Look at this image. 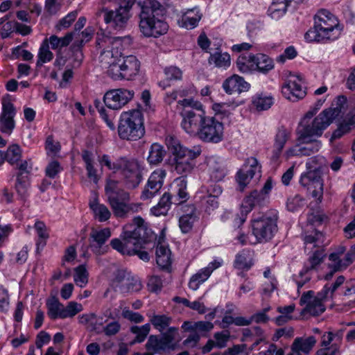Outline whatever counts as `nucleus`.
Instances as JSON below:
<instances>
[{
  "label": "nucleus",
  "mask_w": 355,
  "mask_h": 355,
  "mask_svg": "<svg viewBox=\"0 0 355 355\" xmlns=\"http://www.w3.org/2000/svg\"><path fill=\"white\" fill-rule=\"evenodd\" d=\"M121 237V239L111 241L110 245L113 249L123 255L137 254L141 260L149 261L148 253L141 250L154 239V235L141 216L135 217L131 223L123 226Z\"/></svg>",
  "instance_id": "obj_1"
},
{
  "label": "nucleus",
  "mask_w": 355,
  "mask_h": 355,
  "mask_svg": "<svg viewBox=\"0 0 355 355\" xmlns=\"http://www.w3.org/2000/svg\"><path fill=\"white\" fill-rule=\"evenodd\" d=\"M139 29L146 37H158L166 33L168 26L162 17L166 12L165 6L157 0L139 1Z\"/></svg>",
  "instance_id": "obj_2"
},
{
  "label": "nucleus",
  "mask_w": 355,
  "mask_h": 355,
  "mask_svg": "<svg viewBox=\"0 0 355 355\" xmlns=\"http://www.w3.org/2000/svg\"><path fill=\"white\" fill-rule=\"evenodd\" d=\"M99 162L109 170L121 171L124 184L128 189L137 188L142 180L141 166L135 159L122 157L112 162L107 155H103Z\"/></svg>",
  "instance_id": "obj_3"
},
{
  "label": "nucleus",
  "mask_w": 355,
  "mask_h": 355,
  "mask_svg": "<svg viewBox=\"0 0 355 355\" xmlns=\"http://www.w3.org/2000/svg\"><path fill=\"white\" fill-rule=\"evenodd\" d=\"M166 144L174 155V169L180 175H187L193 171L201 150L200 148L189 149L182 146L180 141L172 136L166 138Z\"/></svg>",
  "instance_id": "obj_4"
},
{
  "label": "nucleus",
  "mask_w": 355,
  "mask_h": 355,
  "mask_svg": "<svg viewBox=\"0 0 355 355\" xmlns=\"http://www.w3.org/2000/svg\"><path fill=\"white\" fill-rule=\"evenodd\" d=\"M121 44L120 37H112L103 33H97L96 46L100 50L99 60L103 67L107 68V73L121 60V53L119 49Z\"/></svg>",
  "instance_id": "obj_5"
},
{
  "label": "nucleus",
  "mask_w": 355,
  "mask_h": 355,
  "mask_svg": "<svg viewBox=\"0 0 355 355\" xmlns=\"http://www.w3.org/2000/svg\"><path fill=\"white\" fill-rule=\"evenodd\" d=\"M118 134L121 139L137 141L145 134L144 116L137 110L123 112L118 125Z\"/></svg>",
  "instance_id": "obj_6"
},
{
  "label": "nucleus",
  "mask_w": 355,
  "mask_h": 355,
  "mask_svg": "<svg viewBox=\"0 0 355 355\" xmlns=\"http://www.w3.org/2000/svg\"><path fill=\"white\" fill-rule=\"evenodd\" d=\"M333 114L331 110L324 109L313 119L304 115L297 130V134H300L301 139H305L307 136L321 137L334 122Z\"/></svg>",
  "instance_id": "obj_7"
},
{
  "label": "nucleus",
  "mask_w": 355,
  "mask_h": 355,
  "mask_svg": "<svg viewBox=\"0 0 355 355\" xmlns=\"http://www.w3.org/2000/svg\"><path fill=\"white\" fill-rule=\"evenodd\" d=\"M277 211L270 210L252 220V234L258 242H266L274 236L277 231Z\"/></svg>",
  "instance_id": "obj_8"
},
{
  "label": "nucleus",
  "mask_w": 355,
  "mask_h": 355,
  "mask_svg": "<svg viewBox=\"0 0 355 355\" xmlns=\"http://www.w3.org/2000/svg\"><path fill=\"white\" fill-rule=\"evenodd\" d=\"M132 6L130 2L123 1L114 9L103 8L99 14L103 15L107 28L119 31L126 28L131 17Z\"/></svg>",
  "instance_id": "obj_9"
},
{
  "label": "nucleus",
  "mask_w": 355,
  "mask_h": 355,
  "mask_svg": "<svg viewBox=\"0 0 355 355\" xmlns=\"http://www.w3.org/2000/svg\"><path fill=\"white\" fill-rule=\"evenodd\" d=\"M315 24L327 40H334L340 35L342 29L338 21L336 16L329 10H320L315 15Z\"/></svg>",
  "instance_id": "obj_10"
},
{
  "label": "nucleus",
  "mask_w": 355,
  "mask_h": 355,
  "mask_svg": "<svg viewBox=\"0 0 355 355\" xmlns=\"http://www.w3.org/2000/svg\"><path fill=\"white\" fill-rule=\"evenodd\" d=\"M223 124L215 117L206 116L197 132V135L202 141L216 144L223 140Z\"/></svg>",
  "instance_id": "obj_11"
},
{
  "label": "nucleus",
  "mask_w": 355,
  "mask_h": 355,
  "mask_svg": "<svg viewBox=\"0 0 355 355\" xmlns=\"http://www.w3.org/2000/svg\"><path fill=\"white\" fill-rule=\"evenodd\" d=\"M139 68L140 62L135 55L121 57V62L109 71V76L114 80H129L139 73Z\"/></svg>",
  "instance_id": "obj_12"
},
{
  "label": "nucleus",
  "mask_w": 355,
  "mask_h": 355,
  "mask_svg": "<svg viewBox=\"0 0 355 355\" xmlns=\"http://www.w3.org/2000/svg\"><path fill=\"white\" fill-rule=\"evenodd\" d=\"M300 184L307 190L318 202H321L323 198L324 183L322 172L306 170L302 173Z\"/></svg>",
  "instance_id": "obj_13"
},
{
  "label": "nucleus",
  "mask_w": 355,
  "mask_h": 355,
  "mask_svg": "<svg viewBox=\"0 0 355 355\" xmlns=\"http://www.w3.org/2000/svg\"><path fill=\"white\" fill-rule=\"evenodd\" d=\"M325 256L324 250L319 249L315 250L308 259L307 261L304 263L302 270L295 277L298 289L310 281L311 279V272L322 263Z\"/></svg>",
  "instance_id": "obj_14"
},
{
  "label": "nucleus",
  "mask_w": 355,
  "mask_h": 355,
  "mask_svg": "<svg viewBox=\"0 0 355 355\" xmlns=\"http://www.w3.org/2000/svg\"><path fill=\"white\" fill-rule=\"evenodd\" d=\"M134 91L116 89L107 91L103 96L105 105L112 110H120L134 96Z\"/></svg>",
  "instance_id": "obj_15"
},
{
  "label": "nucleus",
  "mask_w": 355,
  "mask_h": 355,
  "mask_svg": "<svg viewBox=\"0 0 355 355\" xmlns=\"http://www.w3.org/2000/svg\"><path fill=\"white\" fill-rule=\"evenodd\" d=\"M111 235L109 227L101 230L92 228L89 237V248L92 252L96 255L105 254L109 249V246L105 243Z\"/></svg>",
  "instance_id": "obj_16"
},
{
  "label": "nucleus",
  "mask_w": 355,
  "mask_h": 355,
  "mask_svg": "<svg viewBox=\"0 0 355 355\" xmlns=\"http://www.w3.org/2000/svg\"><path fill=\"white\" fill-rule=\"evenodd\" d=\"M205 114L202 107L197 110L184 109L182 112V128L189 135H197L200 125L206 118Z\"/></svg>",
  "instance_id": "obj_17"
},
{
  "label": "nucleus",
  "mask_w": 355,
  "mask_h": 355,
  "mask_svg": "<svg viewBox=\"0 0 355 355\" xmlns=\"http://www.w3.org/2000/svg\"><path fill=\"white\" fill-rule=\"evenodd\" d=\"M261 166L254 157L248 158L243 167L237 172L236 180L239 184V189L243 191L250 180L257 173H260Z\"/></svg>",
  "instance_id": "obj_18"
},
{
  "label": "nucleus",
  "mask_w": 355,
  "mask_h": 355,
  "mask_svg": "<svg viewBox=\"0 0 355 355\" xmlns=\"http://www.w3.org/2000/svg\"><path fill=\"white\" fill-rule=\"evenodd\" d=\"M267 199V196L259 191L254 190L250 195L246 196L242 204L241 217L235 216L234 220L236 224L239 226L243 224L246 218V215L255 207L263 205Z\"/></svg>",
  "instance_id": "obj_19"
},
{
  "label": "nucleus",
  "mask_w": 355,
  "mask_h": 355,
  "mask_svg": "<svg viewBox=\"0 0 355 355\" xmlns=\"http://www.w3.org/2000/svg\"><path fill=\"white\" fill-rule=\"evenodd\" d=\"M16 109L9 99L3 98L2 112L0 114V130L3 133L10 135L15 128L14 117Z\"/></svg>",
  "instance_id": "obj_20"
},
{
  "label": "nucleus",
  "mask_w": 355,
  "mask_h": 355,
  "mask_svg": "<svg viewBox=\"0 0 355 355\" xmlns=\"http://www.w3.org/2000/svg\"><path fill=\"white\" fill-rule=\"evenodd\" d=\"M165 175V172L162 170L154 171L150 175L148 182L141 193V200H146L151 199L158 193L163 186Z\"/></svg>",
  "instance_id": "obj_21"
},
{
  "label": "nucleus",
  "mask_w": 355,
  "mask_h": 355,
  "mask_svg": "<svg viewBox=\"0 0 355 355\" xmlns=\"http://www.w3.org/2000/svg\"><path fill=\"white\" fill-rule=\"evenodd\" d=\"M282 92L287 99L293 102L302 99L306 96L301 80L297 77L288 80L283 85Z\"/></svg>",
  "instance_id": "obj_22"
},
{
  "label": "nucleus",
  "mask_w": 355,
  "mask_h": 355,
  "mask_svg": "<svg viewBox=\"0 0 355 355\" xmlns=\"http://www.w3.org/2000/svg\"><path fill=\"white\" fill-rule=\"evenodd\" d=\"M116 197L108 196L109 202L114 215L119 218H125L129 214L137 212L139 207L138 204L127 203V201H119Z\"/></svg>",
  "instance_id": "obj_23"
},
{
  "label": "nucleus",
  "mask_w": 355,
  "mask_h": 355,
  "mask_svg": "<svg viewBox=\"0 0 355 355\" xmlns=\"http://www.w3.org/2000/svg\"><path fill=\"white\" fill-rule=\"evenodd\" d=\"M186 212L179 218V227L183 234L189 233L194 223L199 219V213L193 205L186 206Z\"/></svg>",
  "instance_id": "obj_24"
},
{
  "label": "nucleus",
  "mask_w": 355,
  "mask_h": 355,
  "mask_svg": "<svg viewBox=\"0 0 355 355\" xmlns=\"http://www.w3.org/2000/svg\"><path fill=\"white\" fill-rule=\"evenodd\" d=\"M291 132L284 127L278 129L275 136L272 155L271 156V160L273 162H277L279 160L285 144L291 138Z\"/></svg>",
  "instance_id": "obj_25"
},
{
  "label": "nucleus",
  "mask_w": 355,
  "mask_h": 355,
  "mask_svg": "<svg viewBox=\"0 0 355 355\" xmlns=\"http://www.w3.org/2000/svg\"><path fill=\"white\" fill-rule=\"evenodd\" d=\"M223 87L227 94H232L234 92L241 93L248 91L250 85L243 78L234 74L223 82Z\"/></svg>",
  "instance_id": "obj_26"
},
{
  "label": "nucleus",
  "mask_w": 355,
  "mask_h": 355,
  "mask_svg": "<svg viewBox=\"0 0 355 355\" xmlns=\"http://www.w3.org/2000/svg\"><path fill=\"white\" fill-rule=\"evenodd\" d=\"M202 16L200 10L197 7L188 9L183 12L181 17L178 20V24L180 27L191 30L198 26Z\"/></svg>",
  "instance_id": "obj_27"
},
{
  "label": "nucleus",
  "mask_w": 355,
  "mask_h": 355,
  "mask_svg": "<svg viewBox=\"0 0 355 355\" xmlns=\"http://www.w3.org/2000/svg\"><path fill=\"white\" fill-rule=\"evenodd\" d=\"M155 253L156 262L159 269L170 273L171 272L172 260L169 248L159 243L157 245Z\"/></svg>",
  "instance_id": "obj_28"
},
{
  "label": "nucleus",
  "mask_w": 355,
  "mask_h": 355,
  "mask_svg": "<svg viewBox=\"0 0 355 355\" xmlns=\"http://www.w3.org/2000/svg\"><path fill=\"white\" fill-rule=\"evenodd\" d=\"M297 135L302 156H310L319 151L322 146L321 142L316 139H311L313 136H307L305 139H301L300 134Z\"/></svg>",
  "instance_id": "obj_29"
},
{
  "label": "nucleus",
  "mask_w": 355,
  "mask_h": 355,
  "mask_svg": "<svg viewBox=\"0 0 355 355\" xmlns=\"http://www.w3.org/2000/svg\"><path fill=\"white\" fill-rule=\"evenodd\" d=\"M253 252L250 250H243L235 257L234 266L235 268L248 271L254 265Z\"/></svg>",
  "instance_id": "obj_30"
},
{
  "label": "nucleus",
  "mask_w": 355,
  "mask_h": 355,
  "mask_svg": "<svg viewBox=\"0 0 355 355\" xmlns=\"http://www.w3.org/2000/svg\"><path fill=\"white\" fill-rule=\"evenodd\" d=\"M328 295L322 290L313 299L312 302L306 306L304 311L309 313L313 316L322 314L325 311V306L322 304V300L326 299Z\"/></svg>",
  "instance_id": "obj_31"
},
{
  "label": "nucleus",
  "mask_w": 355,
  "mask_h": 355,
  "mask_svg": "<svg viewBox=\"0 0 355 355\" xmlns=\"http://www.w3.org/2000/svg\"><path fill=\"white\" fill-rule=\"evenodd\" d=\"M316 343L317 340L313 336L306 338L297 337L294 339L291 346L304 355H308L313 350Z\"/></svg>",
  "instance_id": "obj_32"
},
{
  "label": "nucleus",
  "mask_w": 355,
  "mask_h": 355,
  "mask_svg": "<svg viewBox=\"0 0 355 355\" xmlns=\"http://www.w3.org/2000/svg\"><path fill=\"white\" fill-rule=\"evenodd\" d=\"M166 154V151L163 146L154 143L150 147L147 161L150 165H159L163 161Z\"/></svg>",
  "instance_id": "obj_33"
},
{
  "label": "nucleus",
  "mask_w": 355,
  "mask_h": 355,
  "mask_svg": "<svg viewBox=\"0 0 355 355\" xmlns=\"http://www.w3.org/2000/svg\"><path fill=\"white\" fill-rule=\"evenodd\" d=\"M343 329L337 331L329 330L324 331L322 334L320 339L321 348L331 347V343L335 340L334 343H339L341 345L343 337Z\"/></svg>",
  "instance_id": "obj_34"
},
{
  "label": "nucleus",
  "mask_w": 355,
  "mask_h": 355,
  "mask_svg": "<svg viewBox=\"0 0 355 355\" xmlns=\"http://www.w3.org/2000/svg\"><path fill=\"white\" fill-rule=\"evenodd\" d=\"M90 209L92 210L94 217L100 222L107 220L111 216V213L108 208L98 202L96 198L90 200L89 203Z\"/></svg>",
  "instance_id": "obj_35"
},
{
  "label": "nucleus",
  "mask_w": 355,
  "mask_h": 355,
  "mask_svg": "<svg viewBox=\"0 0 355 355\" xmlns=\"http://www.w3.org/2000/svg\"><path fill=\"white\" fill-rule=\"evenodd\" d=\"M256 55H241L236 60V65L239 70L242 73H249L256 70Z\"/></svg>",
  "instance_id": "obj_36"
},
{
  "label": "nucleus",
  "mask_w": 355,
  "mask_h": 355,
  "mask_svg": "<svg viewBox=\"0 0 355 355\" xmlns=\"http://www.w3.org/2000/svg\"><path fill=\"white\" fill-rule=\"evenodd\" d=\"M82 159L85 163V168L88 178L94 183H97L99 178L97 175V171L93 165L92 153L87 150H83L82 153Z\"/></svg>",
  "instance_id": "obj_37"
},
{
  "label": "nucleus",
  "mask_w": 355,
  "mask_h": 355,
  "mask_svg": "<svg viewBox=\"0 0 355 355\" xmlns=\"http://www.w3.org/2000/svg\"><path fill=\"white\" fill-rule=\"evenodd\" d=\"M92 37V33L88 28L85 29L80 34V40L77 41L73 45V51L76 57V61L80 64L83 58V55L80 49L81 46L85 43L89 42Z\"/></svg>",
  "instance_id": "obj_38"
},
{
  "label": "nucleus",
  "mask_w": 355,
  "mask_h": 355,
  "mask_svg": "<svg viewBox=\"0 0 355 355\" xmlns=\"http://www.w3.org/2000/svg\"><path fill=\"white\" fill-rule=\"evenodd\" d=\"M172 203H173L172 196L168 193H165L160 198L157 205L153 207L151 211L155 216L166 215Z\"/></svg>",
  "instance_id": "obj_39"
},
{
  "label": "nucleus",
  "mask_w": 355,
  "mask_h": 355,
  "mask_svg": "<svg viewBox=\"0 0 355 355\" xmlns=\"http://www.w3.org/2000/svg\"><path fill=\"white\" fill-rule=\"evenodd\" d=\"M208 62L210 64H214L216 67L226 69L230 66L231 58L227 53L216 52L211 53Z\"/></svg>",
  "instance_id": "obj_40"
},
{
  "label": "nucleus",
  "mask_w": 355,
  "mask_h": 355,
  "mask_svg": "<svg viewBox=\"0 0 355 355\" xmlns=\"http://www.w3.org/2000/svg\"><path fill=\"white\" fill-rule=\"evenodd\" d=\"M288 6L289 3L286 0H276L268 8L269 15L272 18L277 19L286 13Z\"/></svg>",
  "instance_id": "obj_41"
},
{
  "label": "nucleus",
  "mask_w": 355,
  "mask_h": 355,
  "mask_svg": "<svg viewBox=\"0 0 355 355\" xmlns=\"http://www.w3.org/2000/svg\"><path fill=\"white\" fill-rule=\"evenodd\" d=\"M146 348L148 351H151L156 354H161L166 349H168L162 338H159L157 336L153 335L150 336L148 338L146 344Z\"/></svg>",
  "instance_id": "obj_42"
},
{
  "label": "nucleus",
  "mask_w": 355,
  "mask_h": 355,
  "mask_svg": "<svg viewBox=\"0 0 355 355\" xmlns=\"http://www.w3.org/2000/svg\"><path fill=\"white\" fill-rule=\"evenodd\" d=\"M164 74L166 76V80H162L159 83V86L165 89L169 85L166 83V80H178L182 79V71L177 67L170 66L164 69Z\"/></svg>",
  "instance_id": "obj_43"
},
{
  "label": "nucleus",
  "mask_w": 355,
  "mask_h": 355,
  "mask_svg": "<svg viewBox=\"0 0 355 355\" xmlns=\"http://www.w3.org/2000/svg\"><path fill=\"white\" fill-rule=\"evenodd\" d=\"M53 58V53L49 50L48 40L46 39L43 41L38 53V59L37 60L36 66L41 67L44 63L50 62Z\"/></svg>",
  "instance_id": "obj_44"
},
{
  "label": "nucleus",
  "mask_w": 355,
  "mask_h": 355,
  "mask_svg": "<svg viewBox=\"0 0 355 355\" xmlns=\"http://www.w3.org/2000/svg\"><path fill=\"white\" fill-rule=\"evenodd\" d=\"M256 70L266 73L273 69V61L265 54H257L256 55Z\"/></svg>",
  "instance_id": "obj_45"
},
{
  "label": "nucleus",
  "mask_w": 355,
  "mask_h": 355,
  "mask_svg": "<svg viewBox=\"0 0 355 355\" xmlns=\"http://www.w3.org/2000/svg\"><path fill=\"white\" fill-rule=\"evenodd\" d=\"M34 227L37 232L38 239L37 241V249L43 248L46 244V240L49 235L47 232L46 226L44 222L37 220L35 222Z\"/></svg>",
  "instance_id": "obj_46"
},
{
  "label": "nucleus",
  "mask_w": 355,
  "mask_h": 355,
  "mask_svg": "<svg viewBox=\"0 0 355 355\" xmlns=\"http://www.w3.org/2000/svg\"><path fill=\"white\" fill-rule=\"evenodd\" d=\"M22 150L17 144L10 146L5 153L6 160L11 165H15L21 160Z\"/></svg>",
  "instance_id": "obj_47"
},
{
  "label": "nucleus",
  "mask_w": 355,
  "mask_h": 355,
  "mask_svg": "<svg viewBox=\"0 0 355 355\" xmlns=\"http://www.w3.org/2000/svg\"><path fill=\"white\" fill-rule=\"evenodd\" d=\"M142 288L141 281L133 276H130L128 280L121 285L118 290L121 293H128L139 291Z\"/></svg>",
  "instance_id": "obj_48"
},
{
  "label": "nucleus",
  "mask_w": 355,
  "mask_h": 355,
  "mask_svg": "<svg viewBox=\"0 0 355 355\" xmlns=\"http://www.w3.org/2000/svg\"><path fill=\"white\" fill-rule=\"evenodd\" d=\"M252 104L259 111L266 110L273 104V98L270 96L257 94L253 98Z\"/></svg>",
  "instance_id": "obj_49"
},
{
  "label": "nucleus",
  "mask_w": 355,
  "mask_h": 355,
  "mask_svg": "<svg viewBox=\"0 0 355 355\" xmlns=\"http://www.w3.org/2000/svg\"><path fill=\"white\" fill-rule=\"evenodd\" d=\"M48 40L49 44L51 49H57L67 46L73 40V33H67L64 37H58L56 35H51Z\"/></svg>",
  "instance_id": "obj_50"
},
{
  "label": "nucleus",
  "mask_w": 355,
  "mask_h": 355,
  "mask_svg": "<svg viewBox=\"0 0 355 355\" xmlns=\"http://www.w3.org/2000/svg\"><path fill=\"white\" fill-rule=\"evenodd\" d=\"M63 304L55 297H52L46 302L47 314L51 319L60 318Z\"/></svg>",
  "instance_id": "obj_51"
},
{
  "label": "nucleus",
  "mask_w": 355,
  "mask_h": 355,
  "mask_svg": "<svg viewBox=\"0 0 355 355\" xmlns=\"http://www.w3.org/2000/svg\"><path fill=\"white\" fill-rule=\"evenodd\" d=\"M73 276L76 284L80 288L85 287L88 283L89 273L86 269L85 265H80L75 268Z\"/></svg>",
  "instance_id": "obj_52"
},
{
  "label": "nucleus",
  "mask_w": 355,
  "mask_h": 355,
  "mask_svg": "<svg viewBox=\"0 0 355 355\" xmlns=\"http://www.w3.org/2000/svg\"><path fill=\"white\" fill-rule=\"evenodd\" d=\"M347 104V98L345 96H338L336 99L332 103L330 107L326 110H331L334 116L333 119L335 120L345 110Z\"/></svg>",
  "instance_id": "obj_53"
},
{
  "label": "nucleus",
  "mask_w": 355,
  "mask_h": 355,
  "mask_svg": "<svg viewBox=\"0 0 355 355\" xmlns=\"http://www.w3.org/2000/svg\"><path fill=\"white\" fill-rule=\"evenodd\" d=\"M171 320V318L166 315H154L150 319V323L160 332L169 326Z\"/></svg>",
  "instance_id": "obj_54"
},
{
  "label": "nucleus",
  "mask_w": 355,
  "mask_h": 355,
  "mask_svg": "<svg viewBox=\"0 0 355 355\" xmlns=\"http://www.w3.org/2000/svg\"><path fill=\"white\" fill-rule=\"evenodd\" d=\"M83 310V306L76 302H70L67 306H62L60 318H72Z\"/></svg>",
  "instance_id": "obj_55"
},
{
  "label": "nucleus",
  "mask_w": 355,
  "mask_h": 355,
  "mask_svg": "<svg viewBox=\"0 0 355 355\" xmlns=\"http://www.w3.org/2000/svg\"><path fill=\"white\" fill-rule=\"evenodd\" d=\"M94 105L95 107L97 109L99 112L101 118L106 123L107 125L112 130L115 129L114 123L113 122L112 118L110 114L107 112V110L105 109L103 105H102L101 101L96 99L94 101Z\"/></svg>",
  "instance_id": "obj_56"
},
{
  "label": "nucleus",
  "mask_w": 355,
  "mask_h": 355,
  "mask_svg": "<svg viewBox=\"0 0 355 355\" xmlns=\"http://www.w3.org/2000/svg\"><path fill=\"white\" fill-rule=\"evenodd\" d=\"M150 326L149 324H146L141 327L133 326L130 328L132 333L136 334V338L133 343L143 342L148 334H149Z\"/></svg>",
  "instance_id": "obj_57"
},
{
  "label": "nucleus",
  "mask_w": 355,
  "mask_h": 355,
  "mask_svg": "<svg viewBox=\"0 0 355 355\" xmlns=\"http://www.w3.org/2000/svg\"><path fill=\"white\" fill-rule=\"evenodd\" d=\"M189 193L187 191V185L184 182H182L176 191V194L172 196L173 204L181 205L189 199Z\"/></svg>",
  "instance_id": "obj_58"
},
{
  "label": "nucleus",
  "mask_w": 355,
  "mask_h": 355,
  "mask_svg": "<svg viewBox=\"0 0 355 355\" xmlns=\"http://www.w3.org/2000/svg\"><path fill=\"white\" fill-rule=\"evenodd\" d=\"M201 202L204 207L205 211L209 214L219 207L218 198L203 196L201 198Z\"/></svg>",
  "instance_id": "obj_59"
},
{
  "label": "nucleus",
  "mask_w": 355,
  "mask_h": 355,
  "mask_svg": "<svg viewBox=\"0 0 355 355\" xmlns=\"http://www.w3.org/2000/svg\"><path fill=\"white\" fill-rule=\"evenodd\" d=\"M29 184L26 176H21V174L17 175L15 188L17 193L21 197L25 198L27 196V191Z\"/></svg>",
  "instance_id": "obj_60"
},
{
  "label": "nucleus",
  "mask_w": 355,
  "mask_h": 355,
  "mask_svg": "<svg viewBox=\"0 0 355 355\" xmlns=\"http://www.w3.org/2000/svg\"><path fill=\"white\" fill-rule=\"evenodd\" d=\"M131 274L126 270H118L116 272L114 278L112 281V284L114 288L118 291L121 287V285L128 280Z\"/></svg>",
  "instance_id": "obj_61"
},
{
  "label": "nucleus",
  "mask_w": 355,
  "mask_h": 355,
  "mask_svg": "<svg viewBox=\"0 0 355 355\" xmlns=\"http://www.w3.org/2000/svg\"><path fill=\"white\" fill-rule=\"evenodd\" d=\"M324 163V157L320 156H314L308 159L306 163V170L322 172V166Z\"/></svg>",
  "instance_id": "obj_62"
},
{
  "label": "nucleus",
  "mask_w": 355,
  "mask_h": 355,
  "mask_svg": "<svg viewBox=\"0 0 355 355\" xmlns=\"http://www.w3.org/2000/svg\"><path fill=\"white\" fill-rule=\"evenodd\" d=\"M329 259L331 261L328 266L329 268H335L336 270L342 271L347 267L343 259H340L338 253H331Z\"/></svg>",
  "instance_id": "obj_63"
},
{
  "label": "nucleus",
  "mask_w": 355,
  "mask_h": 355,
  "mask_svg": "<svg viewBox=\"0 0 355 355\" xmlns=\"http://www.w3.org/2000/svg\"><path fill=\"white\" fill-rule=\"evenodd\" d=\"M202 192L204 196L219 198L223 192L221 186L216 182H211L207 186L202 188Z\"/></svg>",
  "instance_id": "obj_64"
}]
</instances>
